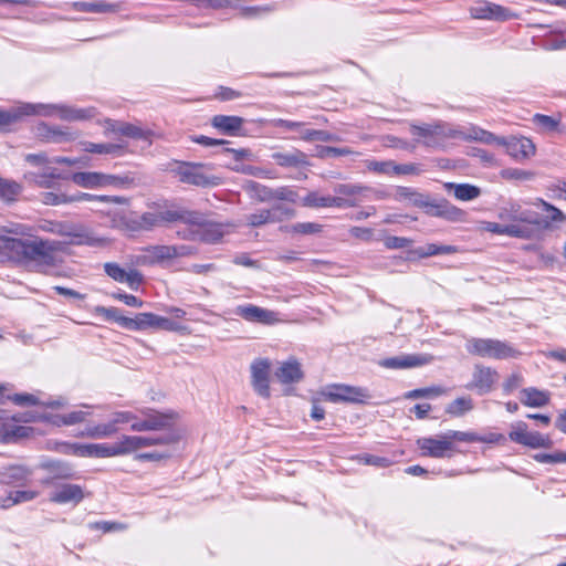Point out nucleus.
I'll return each mask as SVG.
<instances>
[{
    "instance_id": "f257e3e1",
    "label": "nucleus",
    "mask_w": 566,
    "mask_h": 566,
    "mask_svg": "<svg viewBox=\"0 0 566 566\" xmlns=\"http://www.w3.org/2000/svg\"><path fill=\"white\" fill-rule=\"evenodd\" d=\"M234 227L235 224L233 223H221L209 220L201 213L193 211L190 216L188 228L179 231L178 234L184 240L217 243Z\"/></svg>"
},
{
    "instance_id": "f03ea898",
    "label": "nucleus",
    "mask_w": 566,
    "mask_h": 566,
    "mask_svg": "<svg viewBox=\"0 0 566 566\" xmlns=\"http://www.w3.org/2000/svg\"><path fill=\"white\" fill-rule=\"evenodd\" d=\"M195 249L186 245H149L143 250V253L136 256L137 265H161L168 268L177 258H184L195 254Z\"/></svg>"
},
{
    "instance_id": "7ed1b4c3",
    "label": "nucleus",
    "mask_w": 566,
    "mask_h": 566,
    "mask_svg": "<svg viewBox=\"0 0 566 566\" xmlns=\"http://www.w3.org/2000/svg\"><path fill=\"white\" fill-rule=\"evenodd\" d=\"M465 347L472 355L494 359H506L518 354L509 344L492 338H471L467 342Z\"/></svg>"
},
{
    "instance_id": "20e7f679",
    "label": "nucleus",
    "mask_w": 566,
    "mask_h": 566,
    "mask_svg": "<svg viewBox=\"0 0 566 566\" xmlns=\"http://www.w3.org/2000/svg\"><path fill=\"white\" fill-rule=\"evenodd\" d=\"M171 171L179 177L181 182L197 187H214L221 181L219 177L206 174L203 164L178 161Z\"/></svg>"
},
{
    "instance_id": "39448f33",
    "label": "nucleus",
    "mask_w": 566,
    "mask_h": 566,
    "mask_svg": "<svg viewBox=\"0 0 566 566\" xmlns=\"http://www.w3.org/2000/svg\"><path fill=\"white\" fill-rule=\"evenodd\" d=\"M180 434L177 431L166 432L155 437L123 436L119 439L122 454L133 453L142 448L151 446H174L180 441Z\"/></svg>"
},
{
    "instance_id": "423d86ee",
    "label": "nucleus",
    "mask_w": 566,
    "mask_h": 566,
    "mask_svg": "<svg viewBox=\"0 0 566 566\" xmlns=\"http://www.w3.org/2000/svg\"><path fill=\"white\" fill-rule=\"evenodd\" d=\"M143 419L136 420L132 423L130 429L136 432L144 431H174L172 427L176 421V413L160 412L153 409L142 410Z\"/></svg>"
},
{
    "instance_id": "0eeeda50",
    "label": "nucleus",
    "mask_w": 566,
    "mask_h": 566,
    "mask_svg": "<svg viewBox=\"0 0 566 566\" xmlns=\"http://www.w3.org/2000/svg\"><path fill=\"white\" fill-rule=\"evenodd\" d=\"M42 202L49 206H57L62 203L75 202V201H91L107 205H126L127 199L119 196H96L86 192H77L73 196L65 193L44 192L42 193Z\"/></svg>"
},
{
    "instance_id": "6e6552de",
    "label": "nucleus",
    "mask_w": 566,
    "mask_h": 566,
    "mask_svg": "<svg viewBox=\"0 0 566 566\" xmlns=\"http://www.w3.org/2000/svg\"><path fill=\"white\" fill-rule=\"evenodd\" d=\"M511 441L530 447L532 449L552 448L553 441L548 436H544L538 431H527V424L523 421L512 426L509 433Z\"/></svg>"
},
{
    "instance_id": "1a4fd4ad",
    "label": "nucleus",
    "mask_w": 566,
    "mask_h": 566,
    "mask_svg": "<svg viewBox=\"0 0 566 566\" xmlns=\"http://www.w3.org/2000/svg\"><path fill=\"white\" fill-rule=\"evenodd\" d=\"M323 396L332 402L364 403L370 395L360 387L349 385H333L323 392Z\"/></svg>"
},
{
    "instance_id": "9d476101",
    "label": "nucleus",
    "mask_w": 566,
    "mask_h": 566,
    "mask_svg": "<svg viewBox=\"0 0 566 566\" xmlns=\"http://www.w3.org/2000/svg\"><path fill=\"white\" fill-rule=\"evenodd\" d=\"M420 209L430 217L443 218L449 221H459L464 214L460 208L451 205L448 200L432 199L429 195H426Z\"/></svg>"
},
{
    "instance_id": "9b49d317",
    "label": "nucleus",
    "mask_w": 566,
    "mask_h": 566,
    "mask_svg": "<svg viewBox=\"0 0 566 566\" xmlns=\"http://www.w3.org/2000/svg\"><path fill=\"white\" fill-rule=\"evenodd\" d=\"M55 250L54 243L48 240L24 239V245L20 263L43 262L49 263L52 260V253Z\"/></svg>"
},
{
    "instance_id": "f8f14e48",
    "label": "nucleus",
    "mask_w": 566,
    "mask_h": 566,
    "mask_svg": "<svg viewBox=\"0 0 566 566\" xmlns=\"http://www.w3.org/2000/svg\"><path fill=\"white\" fill-rule=\"evenodd\" d=\"M270 360L266 358L255 359L251 364V385L253 390L261 397L268 399L270 391Z\"/></svg>"
},
{
    "instance_id": "ddd939ff",
    "label": "nucleus",
    "mask_w": 566,
    "mask_h": 566,
    "mask_svg": "<svg viewBox=\"0 0 566 566\" xmlns=\"http://www.w3.org/2000/svg\"><path fill=\"white\" fill-rule=\"evenodd\" d=\"M105 273L115 282L126 284L130 290L137 291L144 283V275L136 269L126 270L116 262L104 264Z\"/></svg>"
},
{
    "instance_id": "4468645a",
    "label": "nucleus",
    "mask_w": 566,
    "mask_h": 566,
    "mask_svg": "<svg viewBox=\"0 0 566 566\" xmlns=\"http://www.w3.org/2000/svg\"><path fill=\"white\" fill-rule=\"evenodd\" d=\"M501 146L505 148L507 155H510L516 161H523L530 159L535 155V145L530 138L509 136L504 140H501Z\"/></svg>"
},
{
    "instance_id": "2eb2a0df",
    "label": "nucleus",
    "mask_w": 566,
    "mask_h": 566,
    "mask_svg": "<svg viewBox=\"0 0 566 566\" xmlns=\"http://www.w3.org/2000/svg\"><path fill=\"white\" fill-rule=\"evenodd\" d=\"M502 220H510L516 224H523L532 228L541 226V219L537 212L533 210H526L516 202H511L507 207L503 208L500 212Z\"/></svg>"
},
{
    "instance_id": "dca6fc26",
    "label": "nucleus",
    "mask_w": 566,
    "mask_h": 566,
    "mask_svg": "<svg viewBox=\"0 0 566 566\" xmlns=\"http://www.w3.org/2000/svg\"><path fill=\"white\" fill-rule=\"evenodd\" d=\"M74 454L87 458H112L123 455L119 440L115 443L74 444Z\"/></svg>"
},
{
    "instance_id": "f3484780",
    "label": "nucleus",
    "mask_w": 566,
    "mask_h": 566,
    "mask_svg": "<svg viewBox=\"0 0 566 566\" xmlns=\"http://www.w3.org/2000/svg\"><path fill=\"white\" fill-rule=\"evenodd\" d=\"M499 375L496 370L484 367L481 365H475L474 371L472 375V381L465 386L467 389H475L478 394L484 395L492 390L493 385L497 380Z\"/></svg>"
},
{
    "instance_id": "a211bd4d",
    "label": "nucleus",
    "mask_w": 566,
    "mask_h": 566,
    "mask_svg": "<svg viewBox=\"0 0 566 566\" xmlns=\"http://www.w3.org/2000/svg\"><path fill=\"white\" fill-rule=\"evenodd\" d=\"M234 313L243 319L252 323L271 325L279 322L277 313L253 304L239 305Z\"/></svg>"
},
{
    "instance_id": "6ab92c4d",
    "label": "nucleus",
    "mask_w": 566,
    "mask_h": 566,
    "mask_svg": "<svg viewBox=\"0 0 566 566\" xmlns=\"http://www.w3.org/2000/svg\"><path fill=\"white\" fill-rule=\"evenodd\" d=\"M106 132L118 134L133 139H148L151 130L128 122L107 118L104 122Z\"/></svg>"
},
{
    "instance_id": "aec40b11",
    "label": "nucleus",
    "mask_w": 566,
    "mask_h": 566,
    "mask_svg": "<svg viewBox=\"0 0 566 566\" xmlns=\"http://www.w3.org/2000/svg\"><path fill=\"white\" fill-rule=\"evenodd\" d=\"M418 446L423 455L431 458L449 457L452 451L453 444L447 438V433L438 439L436 438H421L418 440Z\"/></svg>"
},
{
    "instance_id": "412c9836",
    "label": "nucleus",
    "mask_w": 566,
    "mask_h": 566,
    "mask_svg": "<svg viewBox=\"0 0 566 566\" xmlns=\"http://www.w3.org/2000/svg\"><path fill=\"white\" fill-rule=\"evenodd\" d=\"M85 497L83 488L78 484L63 483L55 485V490L50 494V501L57 504L74 503L77 504Z\"/></svg>"
},
{
    "instance_id": "4be33fe9",
    "label": "nucleus",
    "mask_w": 566,
    "mask_h": 566,
    "mask_svg": "<svg viewBox=\"0 0 566 566\" xmlns=\"http://www.w3.org/2000/svg\"><path fill=\"white\" fill-rule=\"evenodd\" d=\"M304 205L312 208H349L355 207V202L350 199L333 196H321L316 191L308 192L304 197Z\"/></svg>"
},
{
    "instance_id": "5701e85b",
    "label": "nucleus",
    "mask_w": 566,
    "mask_h": 566,
    "mask_svg": "<svg viewBox=\"0 0 566 566\" xmlns=\"http://www.w3.org/2000/svg\"><path fill=\"white\" fill-rule=\"evenodd\" d=\"M430 357L426 355H399L382 359L379 365L389 369H406L428 364Z\"/></svg>"
},
{
    "instance_id": "b1692460",
    "label": "nucleus",
    "mask_w": 566,
    "mask_h": 566,
    "mask_svg": "<svg viewBox=\"0 0 566 566\" xmlns=\"http://www.w3.org/2000/svg\"><path fill=\"white\" fill-rule=\"evenodd\" d=\"M470 14L473 19H488L505 21L511 14L507 9L493 4V3H481L470 9Z\"/></svg>"
},
{
    "instance_id": "393cba45",
    "label": "nucleus",
    "mask_w": 566,
    "mask_h": 566,
    "mask_svg": "<svg viewBox=\"0 0 566 566\" xmlns=\"http://www.w3.org/2000/svg\"><path fill=\"white\" fill-rule=\"evenodd\" d=\"M31 475L32 471L24 465H10L0 472V481L8 485H24Z\"/></svg>"
},
{
    "instance_id": "a878e982",
    "label": "nucleus",
    "mask_w": 566,
    "mask_h": 566,
    "mask_svg": "<svg viewBox=\"0 0 566 566\" xmlns=\"http://www.w3.org/2000/svg\"><path fill=\"white\" fill-rule=\"evenodd\" d=\"M488 230L495 234H504L513 238L531 239L534 235V230L527 226L510 223H489Z\"/></svg>"
},
{
    "instance_id": "bb28decb",
    "label": "nucleus",
    "mask_w": 566,
    "mask_h": 566,
    "mask_svg": "<svg viewBox=\"0 0 566 566\" xmlns=\"http://www.w3.org/2000/svg\"><path fill=\"white\" fill-rule=\"evenodd\" d=\"M272 159L283 168H298L308 165L307 155L298 149L291 151H276L272 154Z\"/></svg>"
},
{
    "instance_id": "cd10ccee",
    "label": "nucleus",
    "mask_w": 566,
    "mask_h": 566,
    "mask_svg": "<svg viewBox=\"0 0 566 566\" xmlns=\"http://www.w3.org/2000/svg\"><path fill=\"white\" fill-rule=\"evenodd\" d=\"M243 122L239 116L216 115L211 119V125L224 135L235 136L239 135Z\"/></svg>"
},
{
    "instance_id": "c85d7f7f",
    "label": "nucleus",
    "mask_w": 566,
    "mask_h": 566,
    "mask_svg": "<svg viewBox=\"0 0 566 566\" xmlns=\"http://www.w3.org/2000/svg\"><path fill=\"white\" fill-rule=\"evenodd\" d=\"M275 376L282 384H294L301 381L304 374L301 364L295 359H290L277 368Z\"/></svg>"
},
{
    "instance_id": "c756f323",
    "label": "nucleus",
    "mask_w": 566,
    "mask_h": 566,
    "mask_svg": "<svg viewBox=\"0 0 566 566\" xmlns=\"http://www.w3.org/2000/svg\"><path fill=\"white\" fill-rule=\"evenodd\" d=\"M23 245L24 239L0 235V254L3 253L12 262H21Z\"/></svg>"
},
{
    "instance_id": "7c9ffc66",
    "label": "nucleus",
    "mask_w": 566,
    "mask_h": 566,
    "mask_svg": "<svg viewBox=\"0 0 566 566\" xmlns=\"http://www.w3.org/2000/svg\"><path fill=\"white\" fill-rule=\"evenodd\" d=\"M84 149L93 154H105L113 157H122L127 153L125 144L115 143H85Z\"/></svg>"
},
{
    "instance_id": "2f4dec72",
    "label": "nucleus",
    "mask_w": 566,
    "mask_h": 566,
    "mask_svg": "<svg viewBox=\"0 0 566 566\" xmlns=\"http://www.w3.org/2000/svg\"><path fill=\"white\" fill-rule=\"evenodd\" d=\"M521 396V402L527 407L539 408L549 402L548 394L534 387L522 389Z\"/></svg>"
},
{
    "instance_id": "473e14b6",
    "label": "nucleus",
    "mask_w": 566,
    "mask_h": 566,
    "mask_svg": "<svg viewBox=\"0 0 566 566\" xmlns=\"http://www.w3.org/2000/svg\"><path fill=\"white\" fill-rule=\"evenodd\" d=\"M39 108H13L0 109V129H4L13 123L20 120L23 116L41 114Z\"/></svg>"
},
{
    "instance_id": "72a5a7b5",
    "label": "nucleus",
    "mask_w": 566,
    "mask_h": 566,
    "mask_svg": "<svg viewBox=\"0 0 566 566\" xmlns=\"http://www.w3.org/2000/svg\"><path fill=\"white\" fill-rule=\"evenodd\" d=\"M243 191L253 200L259 202L271 201L272 188L259 184L254 180H247L242 185Z\"/></svg>"
},
{
    "instance_id": "f704fd0d",
    "label": "nucleus",
    "mask_w": 566,
    "mask_h": 566,
    "mask_svg": "<svg viewBox=\"0 0 566 566\" xmlns=\"http://www.w3.org/2000/svg\"><path fill=\"white\" fill-rule=\"evenodd\" d=\"M417 130V134L424 138H433V137H455L458 135L457 130L451 129L449 126L444 124H424L422 127H413Z\"/></svg>"
},
{
    "instance_id": "c9c22d12",
    "label": "nucleus",
    "mask_w": 566,
    "mask_h": 566,
    "mask_svg": "<svg viewBox=\"0 0 566 566\" xmlns=\"http://www.w3.org/2000/svg\"><path fill=\"white\" fill-rule=\"evenodd\" d=\"M128 226L133 231H148L155 227H159L158 211L145 212L142 216H136L129 220Z\"/></svg>"
},
{
    "instance_id": "e433bc0d",
    "label": "nucleus",
    "mask_w": 566,
    "mask_h": 566,
    "mask_svg": "<svg viewBox=\"0 0 566 566\" xmlns=\"http://www.w3.org/2000/svg\"><path fill=\"white\" fill-rule=\"evenodd\" d=\"M43 468L53 475L55 480H73L77 478L76 471L69 463L61 461H51L43 464Z\"/></svg>"
},
{
    "instance_id": "4c0bfd02",
    "label": "nucleus",
    "mask_w": 566,
    "mask_h": 566,
    "mask_svg": "<svg viewBox=\"0 0 566 566\" xmlns=\"http://www.w3.org/2000/svg\"><path fill=\"white\" fill-rule=\"evenodd\" d=\"M154 313H138L135 317H127V319H122L124 323V328L129 331H145L148 328H154L155 323Z\"/></svg>"
},
{
    "instance_id": "58836bf2",
    "label": "nucleus",
    "mask_w": 566,
    "mask_h": 566,
    "mask_svg": "<svg viewBox=\"0 0 566 566\" xmlns=\"http://www.w3.org/2000/svg\"><path fill=\"white\" fill-rule=\"evenodd\" d=\"M447 189H453L454 197L461 201H470L481 195V189L470 184H446Z\"/></svg>"
},
{
    "instance_id": "ea45409f",
    "label": "nucleus",
    "mask_w": 566,
    "mask_h": 566,
    "mask_svg": "<svg viewBox=\"0 0 566 566\" xmlns=\"http://www.w3.org/2000/svg\"><path fill=\"white\" fill-rule=\"evenodd\" d=\"M158 218L159 223L163 226L164 223L175 222V221H184L187 226L189 224L190 216L193 211L181 210V209H159Z\"/></svg>"
},
{
    "instance_id": "a19ab883",
    "label": "nucleus",
    "mask_w": 566,
    "mask_h": 566,
    "mask_svg": "<svg viewBox=\"0 0 566 566\" xmlns=\"http://www.w3.org/2000/svg\"><path fill=\"white\" fill-rule=\"evenodd\" d=\"M367 190H368L367 187L356 185V184H337L333 188V191L336 195L335 197H343V198L350 199L355 202V206L358 203L357 197Z\"/></svg>"
},
{
    "instance_id": "79ce46f5",
    "label": "nucleus",
    "mask_w": 566,
    "mask_h": 566,
    "mask_svg": "<svg viewBox=\"0 0 566 566\" xmlns=\"http://www.w3.org/2000/svg\"><path fill=\"white\" fill-rule=\"evenodd\" d=\"M39 492L27 490V491H13L9 495L0 501L1 509H9L14 504L32 501L38 497Z\"/></svg>"
},
{
    "instance_id": "37998d69",
    "label": "nucleus",
    "mask_w": 566,
    "mask_h": 566,
    "mask_svg": "<svg viewBox=\"0 0 566 566\" xmlns=\"http://www.w3.org/2000/svg\"><path fill=\"white\" fill-rule=\"evenodd\" d=\"M416 252L420 258H428L441 254H453L458 252V248L455 245L429 243L419 247Z\"/></svg>"
},
{
    "instance_id": "c03bdc74",
    "label": "nucleus",
    "mask_w": 566,
    "mask_h": 566,
    "mask_svg": "<svg viewBox=\"0 0 566 566\" xmlns=\"http://www.w3.org/2000/svg\"><path fill=\"white\" fill-rule=\"evenodd\" d=\"M426 195L410 187H397L395 198L420 208Z\"/></svg>"
},
{
    "instance_id": "a18cd8bd",
    "label": "nucleus",
    "mask_w": 566,
    "mask_h": 566,
    "mask_svg": "<svg viewBox=\"0 0 566 566\" xmlns=\"http://www.w3.org/2000/svg\"><path fill=\"white\" fill-rule=\"evenodd\" d=\"M25 178L40 187L50 188L54 185L56 179L61 178V176L55 169H48L43 172H29L25 175Z\"/></svg>"
},
{
    "instance_id": "49530a36",
    "label": "nucleus",
    "mask_w": 566,
    "mask_h": 566,
    "mask_svg": "<svg viewBox=\"0 0 566 566\" xmlns=\"http://www.w3.org/2000/svg\"><path fill=\"white\" fill-rule=\"evenodd\" d=\"M101 178H103L102 172L95 171L74 172L72 175L73 182L84 188L101 187Z\"/></svg>"
},
{
    "instance_id": "de8ad7c7",
    "label": "nucleus",
    "mask_w": 566,
    "mask_h": 566,
    "mask_svg": "<svg viewBox=\"0 0 566 566\" xmlns=\"http://www.w3.org/2000/svg\"><path fill=\"white\" fill-rule=\"evenodd\" d=\"M22 187L13 181L0 178V199L4 202H13L21 193Z\"/></svg>"
},
{
    "instance_id": "09e8293b",
    "label": "nucleus",
    "mask_w": 566,
    "mask_h": 566,
    "mask_svg": "<svg viewBox=\"0 0 566 566\" xmlns=\"http://www.w3.org/2000/svg\"><path fill=\"white\" fill-rule=\"evenodd\" d=\"M472 409L473 401L470 397H459L447 406L446 412L452 417H461Z\"/></svg>"
},
{
    "instance_id": "8fccbe9b",
    "label": "nucleus",
    "mask_w": 566,
    "mask_h": 566,
    "mask_svg": "<svg viewBox=\"0 0 566 566\" xmlns=\"http://www.w3.org/2000/svg\"><path fill=\"white\" fill-rule=\"evenodd\" d=\"M117 432V427H114L112 421L107 423H99L90 426L86 429V436L93 439H104Z\"/></svg>"
},
{
    "instance_id": "3c124183",
    "label": "nucleus",
    "mask_w": 566,
    "mask_h": 566,
    "mask_svg": "<svg viewBox=\"0 0 566 566\" xmlns=\"http://www.w3.org/2000/svg\"><path fill=\"white\" fill-rule=\"evenodd\" d=\"M86 415H87L86 412L80 410V411H72L64 416H54V417H52V419H51V417H49L46 415H43L41 418H43L48 421H52L53 423H55L57 426H60V424L70 426V424H75V423L84 421Z\"/></svg>"
},
{
    "instance_id": "603ef678",
    "label": "nucleus",
    "mask_w": 566,
    "mask_h": 566,
    "mask_svg": "<svg viewBox=\"0 0 566 566\" xmlns=\"http://www.w3.org/2000/svg\"><path fill=\"white\" fill-rule=\"evenodd\" d=\"M59 116L65 120H85L93 117L91 108H57Z\"/></svg>"
},
{
    "instance_id": "864d4df0",
    "label": "nucleus",
    "mask_w": 566,
    "mask_h": 566,
    "mask_svg": "<svg viewBox=\"0 0 566 566\" xmlns=\"http://www.w3.org/2000/svg\"><path fill=\"white\" fill-rule=\"evenodd\" d=\"M245 224L251 228H259L268 223H273L268 209H260L244 217Z\"/></svg>"
},
{
    "instance_id": "5fc2aeb1",
    "label": "nucleus",
    "mask_w": 566,
    "mask_h": 566,
    "mask_svg": "<svg viewBox=\"0 0 566 566\" xmlns=\"http://www.w3.org/2000/svg\"><path fill=\"white\" fill-rule=\"evenodd\" d=\"M446 392V390L442 387L439 386H432V387H426V388H418L410 390L405 394L406 399H418V398H430V397H438Z\"/></svg>"
},
{
    "instance_id": "6e6d98bb",
    "label": "nucleus",
    "mask_w": 566,
    "mask_h": 566,
    "mask_svg": "<svg viewBox=\"0 0 566 566\" xmlns=\"http://www.w3.org/2000/svg\"><path fill=\"white\" fill-rule=\"evenodd\" d=\"M273 223L287 220L294 216V210L283 203H276L268 209Z\"/></svg>"
},
{
    "instance_id": "4d7b16f0",
    "label": "nucleus",
    "mask_w": 566,
    "mask_h": 566,
    "mask_svg": "<svg viewBox=\"0 0 566 566\" xmlns=\"http://www.w3.org/2000/svg\"><path fill=\"white\" fill-rule=\"evenodd\" d=\"M94 312L98 315H102L107 321L116 322L120 327L124 328V323L122 319H127L126 316L120 314V310L117 307H105V306H96Z\"/></svg>"
},
{
    "instance_id": "13d9d810",
    "label": "nucleus",
    "mask_w": 566,
    "mask_h": 566,
    "mask_svg": "<svg viewBox=\"0 0 566 566\" xmlns=\"http://www.w3.org/2000/svg\"><path fill=\"white\" fill-rule=\"evenodd\" d=\"M154 329H163V331H169V332H181V331H185L186 327L174 319L163 317L159 315H155Z\"/></svg>"
},
{
    "instance_id": "bf43d9fd",
    "label": "nucleus",
    "mask_w": 566,
    "mask_h": 566,
    "mask_svg": "<svg viewBox=\"0 0 566 566\" xmlns=\"http://www.w3.org/2000/svg\"><path fill=\"white\" fill-rule=\"evenodd\" d=\"M182 2H189L196 7L221 9V8H238L237 4L232 3V0H181Z\"/></svg>"
},
{
    "instance_id": "052dcab7",
    "label": "nucleus",
    "mask_w": 566,
    "mask_h": 566,
    "mask_svg": "<svg viewBox=\"0 0 566 566\" xmlns=\"http://www.w3.org/2000/svg\"><path fill=\"white\" fill-rule=\"evenodd\" d=\"M501 175L507 180H532L535 176L534 172L520 168L504 169Z\"/></svg>"
},
{
    "instance_id": "680f3d73",
    "label": "nucleus",
    "mask_w": 566,
    "mask_h": 566,
    "mask_svg": "<svg viewBox=\"0 0 566 566\" xmlns=\"http://www.w3.org/2000/svg\"><path fill=\"white\" fill-rule=\"evenodd\" d=\"M101 178V187L103 186H115V187H125L133 182V179L128 176L120 177L115 175H107L102 172Z\"/></svg>"
},
{
    "instance_id": "e2e57ef3",
    "label": "nucleus",
    "mask_w": 566,
    "mask_h": 566,
    "mask_svg": "<svg viewBox=\"0 0 566 566\" xmlns=\"http://www.w3.org/2000/svg\"><path fill=\"white\" fill-rule=\"evenodd\" d=\"M534 123L545 132H554L557 129L559 120L547 115L536 114L533 118Z\"/></svg>"
},
{
    "instance_id": "0e129e2a",
    "label": "nucleus",
    "mask_w": 566,
    "mask_h": 566,
    "mask_svg": "<svg viewBox=\"0 0 566 566\" xmlns=\"http://www.w3.org/2000/svg\"><path fill=\"white\" fill-rule=\"evenodd\" d=\"M423 171L418 164H396L392 166L394 175H420Z\"/></svg>"
},
{
    "instance_id": "69168bd1",
    "label": "nucleus",
    "mask_w": 566,
    "mask_h": 566,
    "mask_svg": "<svg viewBox=\"0 0 566 566\" xmlns=\"http://www.w3.org/2000/svg\"><path fill=\"white\" fill-rule=\"evenodd\" d=\"M82 7L87 12H111L115 11L117 8L116 4H111L105 1L84 2Z\"/></svg>"
},
{
    "instance_id": "338daca9",
    "label": "nucleus",
    "mask_w": 566,
    "mask_h": 566,
    "mask_svg": "<svg viewBox=\"0 0 566 566\" xmlns=\"http://www.w3.org/2000/svg\"><path fill=\"white\" fill-rule=\"evenodd\" d=\"M88 527L91 530H101L104 533L126 530V525L125 524L117 523V522H108V521L90 523Z\"/></svg>"
},
{
    "instance_id": "774afa93",
    "label": "nucleus",
    "mask_w": 566,
    "mask_h": 566,
    "mask_svg": "<svg viewBox=\"0 0 566 566\" xmlns=\"http://www.w3.org/2000/svg\"><path fill=\"white\" fill-rule=\"evenodd\" d=\"M1 232L14 234V235L27 237V235H31L32 228L30 226H27L23 223H11L9 226L2 227Z\"/></svg>"
}]
</instances>
